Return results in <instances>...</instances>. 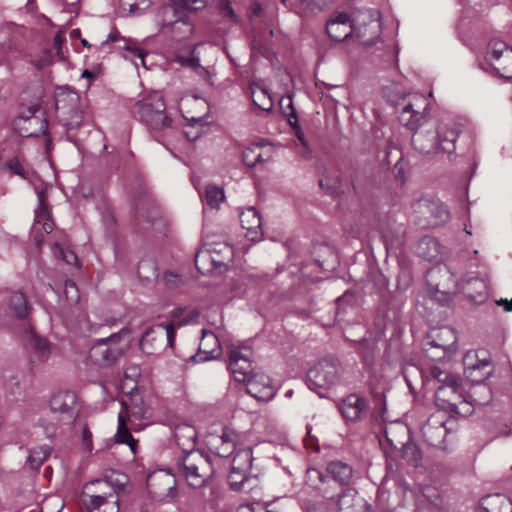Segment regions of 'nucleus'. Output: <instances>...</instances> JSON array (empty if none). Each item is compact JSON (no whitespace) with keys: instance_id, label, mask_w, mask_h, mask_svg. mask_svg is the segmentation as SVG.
I'll use <instances>...</instances> for the list:
<instances>
[{"instance_id":"14","label":"nucleus","mask_w":512,"mask_h":512,"mask_svg":"<svg viewBox=\"0 0 512 512\" xmlns=\"http://www.w3.org/2000/svg\"><path fill=\"white\" fill-rule=\"evenodd\" d=\"M234 255L233 247L229 244H222L217 247H210L206 250H201L195 255V264L198 270L205 274L210 271V268L205 267V262L211 260L215 266L227 265L232 262Z\"/></svg>"},{"instance_id":"22","label":"nucleus","mask_w":512,"mask_h":512,"mask_svg":"<svg viewBox=\"0 0 512 512\" xmlns=\"http://www.w3.org/2000/svg\"><path fill=\"white\" fill-rule=\"evenodd\" d=\"M83 502L89 512H119V499L111 492L92 495L85 493Z\"/></svg>"},{"instance_id":"36","label":"nucleus","mask_w":512,"mask_h":512,"mask_svg":"<svg viewBox=\"0 0 512 512\" xmlns=\"http://www.w3.org/2000/svg\"><path fill=\"white\" fill-rule=\"evenodd\" d=\"M441 246L438 241L430 236L423 237L417 245V254L428 261L435 260L440 254Z\"/></svg>"},{"instance_id":"17","label":"nucleus","mask_w":512,"mask_h":512,"mask_svg":"<svg viewBox=\"0 0 512 512\" xmlns=\"http://www.w3.org/2000/svg\"><path fill=\"white\" fill-rule=\"evenodd\" d=\"M465 370L473 382H482L492 373L491 362L487 352L482 350L468 353L464 359Z\"/></svg>"},{"instance_id":"6","label":"nucleus","mask_w":512,"mask_h":512,"mask_svg":"<svg viewBox=\"0 0 512 512\" xmlns=\"http://www.w3.org/2000/svg\"><path fill=\"white\" fill-rule=\"evenodd\" d=\"M482 69L498 77L512 79V47L500 40L491 41Z\"/></svg>"},{"instance_id":"31","label":"nucleus","mask_w":512,"mask_h":512,"mask_svg":"<svg viewBox=\"0 0 512 512\" xmlns=\"http://www.w3.org/2000/svg\"><path fill=\"white\" fill-rule=\"evenodd\" d=\"M435 131H416L412 136V145L418 152L430 155L437 153Z\"/></svg>"},{"instance_id":"10","label":"nucleus","mask_w":512,"mask_h":512,"mask_svg":"<svg viewBox=\"0 0 512 512\" xmlns=\"http://www.w3.org/2000/svg\"><path fill=\"white\" fill-rule=\"evenodd\" d=\"M338 379V367L332 360H321L307 372V385L309 389H328Z\"/></svg>"},{"instance_id":"40","label":"nucleus","mask_w":512,"mask_h":512,"mask_svg":"<svg viewBox=\"0 0 512 512\" xmlns=\"http://www.w3.org/2000/svg\"><path fill=\"white\" fill-rule=\"evenodd\" d=\"M270 157V154L262 153L261 146L258 144L246 148L243 152V161L249 167H254L258 163H264Z\"/></svg>"},{"instance_id":"57","label":"nucleus","mask_w":512,"mask_h":512,"mask_svg":"<svg viewBox=\"0 0 512 512\" xmlns=\"http://www.w3.org/2000/svg\"><path fill=\"white\" fill-rule=\"evenodd\" d=\"M82 441L85 445V448L89 451L92 450V433L90 432L87 426H84L82 429Z\"/></svg>"},{"instance_id":"29","label":"nucleus","mask_w":512,"mask_h":512,"mask_svg":"<svg viewBox=\"0 0 512 512\" xmlns=\"http://www.w3.org/2000/svg\"><path fill=\"white\" fill-rule=\"evenodd\" d=\"M437 153L452 154L456 150V141L458 139V131L455 128L449 127L446 124H441L435 130Z\"/></svg>"},{"instance_id":"55","label":"nucleus","mask_w":512,"mask_h":512,"mask_svg":"<svg viewBox=\"0 0 512 512\" xmlns=\"http://www.w3.org/2000/svg\"><path fill=\"white\" fill-rule=\"evenodd\" d=\"M301 4L311 12L324 10V4L321 0H300Z\"/></svg>"},{"instance_id":"42","label":"nucleus","mask_w":512,"mask_h":512,"mask_svg":"<svg viewBox=\"0 0 512 512\" xmlns=\"http://www.w3.org/2000/svg\"><path fill=\"white\" fill-rule=\"evenodd\" d=\"M252 450L250 448H244L237 451L232 459V465L234 469L247 471L251 473L252 468Z\"/></svg>"},{"instance_id":"15","label":"nucleus","mask_w":512,"mask_h":512,"mask_svg":"<svg viewBox=\"0 0 512 512\" xmlns=\"http://www.w3.org/2000/svg\"><path fill=\"white\" fill-rule=\"evenodd\" d=\"M410 438L409 428L403 422L396 421L385 426L384 437L380 440V444L387 455L393 456L395 451L403 447Z\"/></svg>"},{"instance_id":"64","label":"nucleus","mask_w":512,"mask_h":512,"mask_svg":"<svg viewBox=\"0 0 512 512\" xmlns=\"http://www.w3.org/2000/svg\"><path fill=\"white\" fill-rule=\"evenodd\" d=\"M62 43H63V41H62L60 35H56L54 37V42H53L54 48L62 47Z\"/></svg>"},{"instance_id":"52","label":"nucleus","mask_w":512,"mask_h":512,"mask_svg":"<svg viewBox=\"0 0 512 512\" xmlns=\"http://www.w3.org/2000/svg\"><path fill=\"white\" fill-rule=\"evenodd\" d=\"M238 439V434L229 428H224L222 430V434L215 438L216 442L222 443V446H229V448L232 447V444H235Z\"/></svg>"},{"instance_id":"41","label":"nucleus","mask_w":512,"mask_h":512,"mask_svg":"<svg viewBox=\"0 0 512 512\" xmlns=\"http://www.w3.org/2000/svg\"><path fill=\"white\" fill-rule=\"evenodd\" d=\"M394 454H399L407 463L412 466H418L421 461V452L419 448L410 440L406 441L403 447H400Z\"/></svg>"},{"instance_id":"39","label":"nucleus","mask_w":512,"mask_h":512,"mask_svg":"<svg viewBox=\"0 0 512 512\" xmlns=\"http://www.w3.org/2000/svg\"><path fill=\"white\" fill-rule=\"evenodd\" d=\"M480 506L484 512H505L503 506L507 509L509 503L505 496L501 494H493L483 497L481 499Z\"/></svg>"},{"instance_id":"19","label":"nucleus","mask_w":512,"mask_h":512,"mask_svg":"<svg viewBox=\"0 0 512 512\" xmlns=\"http://www.w3.org/2000/svg\"><path fill=\"white\" fill-rule=\"evenodd\" d=\"M416 210L427 218L431 226L442 225L450 218L447 207L439 200L421 199L416 204Z\"/></svg>"},{"instance_id":"23","label":"nucleus","mask_w":512,"mask_h":512,"mask_svg":"<svg viewBox=\"0 0 512 512\" xmlns=\"http://www.w3.org/2000/svg\"><path fill=\"white\" fill-rule=\"evenodd\" d=\"M364 504V500L351 488L344 490L337 498L329 499L333 512H363Z\"/></svg>"},{"instance_id":"63","label":"nucleus","mask_w":512,"mask_h":512,"mask_svg":"<svg viewBox=\"0 0 512 512\" xmlns=\"http://www.w3.org/2000/svg\"><path fill=\"white\" fill-rule=\"evenodd\" d=\"M297 134V138L299 139V141L301 142V144L304 146V147H307L308 144H307V141L303 135V133L301 131H297L296 132Z\"/></svg>"},{"instance_id":"51","label":"nucleus","mask_w":512,"mask_h":512,"mask_svg":"<svg viewBox=\"0 0 512 512\" xmlns=\"http://www.w3.org/2000/svg\"><path fill=\"white\" fill-rule=\"evenodd\" d=\"M54 62V56L52 49H45L41 53L38 59L32 61V64L39 70L52 65Z\"/></svg>"},{"instance_id":"54","label":"nucleus","mask_w":512,"mask_h":512,"mask_svg":"<svg viewBox=\"0 0 512 512\" xmlns=\"http://www.w3.org/2000/svg\"><path fill=\"white\" fill-rule=\"evenodd\" d=\"M124 50L131 52L132 56L136 59L140 60V63L146 67L145 63V57L147 53L141 49L140 47L136 46L134 43H128L123 47Z\"/></svg>"},{"instance_id":"13","label":"nucleus","mask_w":512,"mask_h":512,"mask_svg":"<svg viewBox=\"0 0 512 512\" xmlns=\"http://www.w3.org/2000/svg\"><path fill=\"white\" fill-rule=\"evenodd\" d=\"M38 109V105H30L14 120V125L20 130L22 136H38L47 133L48 122L45 119L34 117Z\"/></svg>"},{"instance_id":"38","label":"nucleus","mask_w":512,"mask_h":512,"mask_svg":"<svg viewBox=\"0 0 512 512\" xmlns=\"http://www.w3.org/2000/svg\"><path fill=\"white\" fill-rule=\"evenodd\" d=\"M9 306L15 316L19 319L26 318L31 310L26 296L22 292L18 291L12 293L10 296Z\"/></svg>"},{"instance_id":"2","label":"nucleus","mask_w":512,"mask_h":512,"mask_svg":"<svg viewBox=\"0 0 512 512\" xmlns=\"http://www.w3.org/2000/svg\"><path fill=\"white\" fill-rule=\"evenodd\" d=\"M426 281L432 291L443 294L442 301H447L457 288L461 289L463 294L476 304H481L487 299L488 284L484 279L471 277L456 283L447 266L430 268L426 274Z\"/></svg>"},{"instance_id":"62","label":"nucleus","mask_w":512,"mask_h":512,"mask_svg":"<svg viewBox=\"0 0 512 512\" xmlns=\"http://www.w3.org/2000/svg\"><path fill=\"white\" fill-rule=\"evenodd\" d=\"M322 509V504H309L306 508L307 512H316Z\"/></svg>"},{"instance_id":"60","label":"nucleus","mask_w":512,"mask_h":512,"mask_svg":"<svg viewBox=\"0 0 512 512\" xmlns=\"http://www.w3.org/2000/svg\"><path fill=\"white\" fill-rule=\"evenodd\" d=\"M308 478L310 480L313 479V478H317L321 482H324L326 476H323V474L318 469H310V470H308Z\"/></svg>"},{"instance_id":"8","label":"nucleus","mask_w":512,"mask_h":512,"mask_svg":"<svg viewBox=\"0 0 512 512\" xmlns=\"http://www.w3.org/2000/svg\"><path fill=\"white\" fill-rule=\"evenodd\" d=\"M125 347L122 332L114 333L109 337L98 339L91 347L89 357L94 364L108 367L122 356Z\"/></svg>"},{"instance_id":"33","label":"nucleus","mask_w":512,"mask_h":512,"mask_svg":"<svg viewBox=\"0 0 512 512\" xmlns=\"http://www.w3.org/2000/svg\"><path fill=\"white\" fill-rule=\"evenodd\" d=\"M174 438L176 444L182 450V454L187 453V450H192L195 447L197 432L195 428L188 424L177 425L174 429Z\"/></svg>"},{"instance_id":"49","label":"nucleus","mask_w":512,"mask_h":512,"mask_svg":"<svg viewBox=\"0 0 512 512\" xmlns=\"http://www.w3.org/2000/svg\"><path fill=\"white\" fill-rule=\"evenodd\" d=\"M64 295L69 305L77 304L80 300L78 287L70 280L65 282Z\"/></svg>"},{"instance_id":"50","label":"nucleus","mask_w":512,"mask_h":512,"mask_svg":"<svg viewBox=\"0 0 512 512\" xmlns=\"http://www.w3.org/2000/svg\"><path fill=\"white\" fill-rule=\"evenodd\" d=\"M54 253L60 257L64 262L69 265H76L78 263V258L76 254L67 248L61 247L59 244H54Z\"/></svg>"},{"instance_id":"28","label":"nucleus","mask_w":512,"mask_h":512,"mask_svg":"<svg viewBox=\"0 0 512 512\" xmlns=\"http://www.w3.org/2000/svg\"><path fill=\"white\" fill-rule=\"evenodd\" d=\"M30 349V360L34 363H45L51 355V344L46 338H43L35 332H30L28 339Z\"/></svg>"},{"instance_id":"32","label":"nucleus","mask_w":512,"mask_h":512,"mask_svg":"<svg viewBox=\"0 0 512 512\" xmlns=\"http://www.w3.org/2000/svg\"><path fill=\"white\" fill-rule=\"evenodd\" d=\"M199 351L204 356L199 355V361H208L216 359L220 355V343L218 337L212 331H203V336L199 344Z\"/></svg>"},{"instance_id":"44","label":"nucleus","mask_w":512,"mask_h":512,"mask_svg":"<svg viewBox=\"0 0 512 512\" xmlns=\"http://www.w3.org/2000/svg\"><path fill=\"white\" fill-rule=\"evenodd\" d=\"M51 449L47 445L34 447L30 450L28 463L32 469H38L50 456Z\"/></svg>"},{"instance_id":"4","label":"nucleus","mask_w":512,"mask_h":512,"mask_svg":"<svg viewBox=\"0 0 512 512\" xmlns=\"http://www.w3.org/2000/svg\"><path fill=\"white\" fill-rule=\"evenodd\" d=\"M431 375L440 385L436 388L435 404L438 411L444 413L468 414L470 409L465 401L459 385V379L452 374L440 370L438 367L431 368Z\"/></svg>"},{"instance_id":"16","label":"nucleus","mask_w":512,"mask_h":512,"mask_svg":"<svg viewBox=\"0 0 512 512\" xmlns=\"http://www.w3.org/2000/svg\"><path fill=\"white\" fill-rule=\"evenodd\" d=\"M175 339V327L173 323L158 324L149 328L140 340V347L146 354L155 353V343L166 340L167 345L173 346Z\"/></svg>"},{"instance_id":"35","label":"nucleus","mask_w":512,"mask_h":512,"mask_svg":"<svg viewBox=\"0 0 512 512\" xmlns=\"http://www.w3.org/2000/svg\"><path fill=\"white\" fill-rule=\"evenodd\" d=\"M328 475L341 485H346L352 478V468L344 462L332 461L327 465Z\"/></svg>"},{"instance_id":"11","label":"nucleus","mask_w":512,"mask_h":512,"mask_svg":"<svg viewBox=\"0 0 512 512\" xmlns=\"http://www.w3.org/2000/svg\"><path fill=\"white\" fill-rule=\"evenodd\" d=\"M147 489L152 498L167 501L176 495V480L165 471L153 472L147 478Z\"/></svg>"},{"instance_id":"58","label":"nucleus","mask_w":512,"mask_h":512,"mask_svg":"<svg viewBox=\"0 0 512 512\" xmlns=\"http://www.w3.org/2000/svg\"><path fill=\"white\" fill-rule=\"evenodd\" d=\"M234 450L235 444H232V447L229 448V446H222V443H220V446L216 448V453L219 457L225 458L230 456Z\"/></svg>"},{"instance_id":"56","label":"nucleus","mask_w":512,"mask_h":512,"mask_svg":"<svg viewBox=\"0 0 512 512\" xmlns=\"http://www.w3.org/2000/svg\"><path fill=\"white\" fill-rule=\"evenodd\" d=\"M122 39L119 35V33L115 30L112 31L107 39L103 41L99 46L96 47L97 50H103L105 49L109 44L116 42L117 40Z\"/></svg>"},{"instance_id":"27","label":"nucleus","mask_w":512,"mask_h":512,"mask_svg":"<svg viewBox=\"0 0 512 512\" xmlns=\"http://www.w3.org/2000/svg\"><path fill=\"white\" fill-rule=\"evenodd\" d=\"M128 482V477L125 474L119 472H111L110 475L106 476L105 479H97L86 484L87 490L96 486V492H111L113 496L118 491L123 490L124 486Z\"/></svg>"},{"instance_id":"61","label":"nucleus","mask_w":512,"mask_h":512,"mask_svg":"<svg viewBox=\"0 0 512 512\" xmlns=\"http://www.w3.org/2000/svg\"><path fill=\"white\" fill-rule=\"evenodd\" d=\"M498 305H503L506 311H512V302L507 299H500L497 301Z\"/></svg>"},{"instance_id":"45","label":"nucleus","mask_w":512,"mask_h":512,"mask_svg":"<svg viewBox=\"0 0 512 512\" xmlns=\"http://www.w3.org/2000/svg\"><path fill=\"white\" fill-rule=\"evenodd\" d=\"M251 90L253 103L262 110H270L272 107V100L268 94V91L258 86H252Z\"/></svg>"},{"instance_id":"12","label":"nucleus","mask_w":512,"mask_h":512,"mask_svg":"<svg viewBox=\"0 0 512 512\" xmlns=\"http://www.w3.org/2000/svg\"><path fill=\"white\" fill-rule=\"evenodd\" d=\"M50 409L60 421L71 424L77 417V396L72 391H58L50 399Z\"/></svg>"},{"instance_id":"25","label":"nucleus","mask_w":512,"mask_h":512,"mask_svg":"<svg viewBox=\"0 0 512 512\" xmlns=\"http://www.w3.org/2000/svg\"><path fill=\"white\" fill-rule=\"evenodd\" d=\"M368 402L364 397L357 394L348 395L340 405L342 416L351 422L359 421L366 414Z\"/></svg>"},{"instance_id":"5","label":"nucleus","mask_w":512,"mask_h":512,"mask_svg":"<svg viewBox=\"0 0 512 512\" xmlns=\"http://www.w3.org/2000/svg\"><path fill=\"white\" fill-rule=\"evenodd\" d=\"M134 114L150 130L161 131L171 125L163 95L158 91H152L137 101L134 105Z\"/></svg>"},{"instance_id":"24","label":"nucleus","mask_w":512,"mask_h":512,"mask_svg":"<svg viewBox=\"0 0 512 512\" xmlns=\"http://www.w3.org/2000/svg\"><path fill=\"white\" fill-rule=\"evenodd\" d=\"M68 97L69 102L72 104L71 108L66 110L64 100L58 97L56 99V109L61 112V121L66 127L68 138L71 139L70 132L79 128L82 123V113L75 105L78 100L77 95L73 93L68 95Z\"/></svg>"},{"instance_id":"21","label":"nucleus","mask_w":512,"mask_h":512,"mask_svg":"<svg viewBox=\"0 0 512 512\" xmlns=\"http://www.w3.org/2000/svg\"><path fill=\"white\" fill-rule=\"evenodd\" d=\"M326 32L332 40L342 42L354 34V25L346 12H339L327 21Z\"/></svg>"},{"instance_id":"48","label":"nucleus","mask_w":512,"mask_h":512,"mask_svg":"<svg viewBox=\"0 0 512 512\" xmlns=\"http://www.w3.org/2000/svg\"><path fill=\"white\" fill-rule=\"evenodd\" d=\"M423 351L425 356L432 361H440L453 355V353L449 351L437 349L436 347H432V345H426V342H423Z\"/></svg>"},{"instance_id":"43","label":"nucleus","mask_w":512,"mask_h":512,"mask_svg":"<svg viewBox=\"0 0 512 512\" xmlns=\"http://www.w3.org/2000/svg\"><path fill=\"white\" fill-rule=\"evenodd\" d=\"M138 277L145 283H150L158 278L155 263L150 259L141 260L137 269Z\"/></svg>"},{"instance_id":"20","label":"nucleus","mask_w":512,"mask_h":512,"mask_svg":"<svg viewBox=\"0 0 512 512\" xmlns=\"http://www.w3.org/2000/svg\"><path fill=\"white\" fill-rule=\"evenodd\" d=\"M426 345L455 354L457 351V336L449 326L432 329L425 337Z\"/></svg>"},{"instance_id":"3","label":"nucleus","mask_w":512,"mask_h":512,"mask_svg":"<svg viewBox=\"0 0 512 512\" xmlns=\"http://www.w3.org/2000/svg\"><path fill=\"white\" fill-rule=\"evenodd\" d=\"M175 471L193 488L209 485L216 473L211 456L197 449L187 450L178 456Z\"/></svg>"},{"instance_id":"37","label":"nucleus","mask_w":512,"mask_h":512,"mask_svg":"<svg viewBox=\"0 0 512 512\" xmlns=\"http://www.w3.org/2000/svg\"><path fill=\"white\" fill-rule=\"evenodd\" d=\"M119 412H124L126 414V420L131 421V419H143L146 415L147 409L142 399L130 398L129 401L121 402V410Z\"/></svg>"},{"instance_id":"53","label":"nucleus","mask_w":512,"mask_h":512,"mask_svg":"<svg viewBox=\"0 0 512 512\" xmlns=\"http://www.w3.org/2000/svg\"><path fill=\"white\" fill-rule=\"evenodd\" d=\"M5 166L8 170L13 172L14 174H16L22 178H26V170L17 158L9 159L6 162Z\"/></svg>"},{"instance_id":"26","label":"nucleus","mask_w":512,"mask_h":512,"mask_svg":"<svg viewBox=\"0 0 512 512\" xmlns=\"http://www.w3.org/2000/svg\"><path fill=\"white\" fill-rule=\"evenodd\" d=\"M239 217L242 228L247 231L246 237L253 242L260 241L262 239L263 232L262 220L259 212L254 207H248L241 211Z\"/></svg>"},{"instance_id":"18","label":"nucleus","mask_w":512,"mask_h":512,"mask_svg":"<svg viewBox=\"0 0 512 512\" xmlns=\"http://www.w3.org/2000/svg\"><path fill=\"white\" fill-rule=\"evenodd\" d=\"M427 99L423 95H414L403 107L400 113V121L409 129L419 127L428 110Z\"/></svg>"},{"instance_id":"7","label":"nucleus","mask_w":512,"mask_h":512,"mask_svg":"<svg viewBox=\"0 0 512 512\" xmlns=\"http://www.w3.org/2000/svg\"><path fill=\"white\" fill-rule=\"evenodd\" d=\"M454 426L455 419L443 411H436L421 426V434L428 445L445 450L447 436Z\"/></svg>"},{"instance_id":"46","label":"nucleus","mask_w":512,"mask_h":512,"mask_svg":"<svg viewBox=\"0 0 512 512\" xmlns=\"http://www.w3.org/2000/svg\"><path fill=\"white\" fill-rule=\"evenodd\" d=\"M250 477V473L247 471H241L234 469V466L231 465V470L228 476V480L230 486L233 490H240L242 486L248 481Z\"/></svg>"},{"instance_id":"9","label":"nucleus","mask_w":512,"mask_h":512,"mask_svg":"<svg viewBox=\"0 0 512 512\" xmlns=\"http://www.w3.org/2000/svg\"><path fill=\"white\" fill-rule=\"evenodd\" d=\"M38 206L35 210V218L31 227V236L37 247L44 243L45 235L52 232L54 222L48 206V187L40 185L35 188Z\"/></svg>"},{"instance_id":"34","label":"nucleus","mask_w":512,"mask_h":512,"mask_svg":"<svg viewBox=\"0 0 512 512\" xmlns=\"http://www.w3.org/2000/svg\"><path fill=\"white\" fill-rule=\"evenodd\" d=\"M128 420H126V414L124 412L118 413V428L115 434V442L121 444H127L133 454L136 453L137 441L131 435L128 429Z\"/></svg>"},{"instance_id":"59","label":"nucleus","mask_w":512,"mask_h":512,"mask_svg":"<svg viewBox=\"0 0 512 512\" xmlns=\"http://www.w3.org/2000/svg\"><path fill=\"white\" fill-rule=\"evenodd\" d=\"M163 279H164L165 283L169 286H175V285H177V283L179 281L178 275H176L172 272L164 273Z\"/></svg>"},{"instance_id":"30","label":"nucleus","mask_w":512,"mask_h":512,"mask_svg":"<svg viewBox=\"0 0 512 512\" xmlns=\"http://www.w3.org/2000/svg\"><path fill=\"white\" fill-rule=\"evenodd\" d=\"M354 33L362 45H373L380 36V23L370 14L369 21L364 26H354Z\"/></svg>"},{"instance_id":"47","label":"nucleus","mask_w":512,"mask_h":512,"mask_svg":"<svg viewBox=\"0 0 512 512\" xmlns=\"http://www.w3.org/2000/svg\"><path fill=\"white\" fill-rule=\"evenodd\" d=\"M224 191L217 186H208L205 191V200L211 208H218L224 200Z\"/></svg>"},{"instance_id":"1","label":"nucleus","mask_w":512,"mask_h":512,"mask_svg":"<svg viewBox=\"0 0 512 512\" xmlns=\"http://www.w3.org/2000/svg\"><path fill=\"white\" fill-rule=\"evenodd\" d=\"M228 369L235 381L247 384V392L254 398L268 401L274 397L270 379L265 375L253 374L252 351L247 346H230L228 349Z\"/></svg>"}]
</instances>
